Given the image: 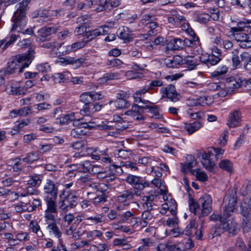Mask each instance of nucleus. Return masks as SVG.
Returning a JSON list of instances; mask_svg holds the SVG:
<instances>
[{"instance_id":"ddd939ff","label":"nucleus","mask_w":251,"mask_h":251,"mask_svg":"<svg viewBox=\"0 0 251 251\" xmlns=\"http://www.w3.org/2000/svg\"><path fill=\"white\" fill-rule=\"evenodd\" d=\"M233 37L238 45L242 49L251 48V36L244 32L234 33Z\"/></svg>"},{"instance_id":"e2e57ef3","label":"nucleus","mask_w":251,"mask_h":251,"mask_svg":"<svg viewBox=\"0 0 251 251\" xmlns=\"http://www.w3.org/2000/svg\"><path fill=\"white\" fill-rule=\"evenodd\" d=\"M92 0H86L84 1L80 2L77 4V8L79 10L82 9H87L92 7Z\"/></svg>"},{"instance_id":"338daca9","label":"nucleus","mask_w":251,"mask_h":251,"mask_svg":"<svg viewBox=\"0 0 251 251\" xmlns=\"http://www.w3.org/2000/svg\"><path fill=\"white\" fill-rule=\"evenodd\" d=\"M106 64L108 66L112 67H118L123 64V62L118 58H113L112 59L108 60Z\"/></svg>"},{"instance_id":"4be33fe9","label":"nucleus","mask_w":251,"mask_h":251,"mask_svg":"<svg viewBox=\"0 0 251 251\" xmlns=\"http://www.w3.org/2000/svg\"><path fill=\"white\" fill-rule=\"evenodd\" d=\"M44 191L45 193L50 194L53 198H56L58 188L53 181L48 179L44 185Z\"/></svg>"},{"instance_id":"aec40b11","label":"nucleus","mask_w":251,"mask_h":251,"mask_svg":"<svg viewBox=\"0 0 251 251\" xmlns=\"http://www.w3.org/2000/svg\"><path fill=\"white\" fill-rule=\"evenodd\" d=\"M102 108V105L99 103H91L89 104H85L83 109L80 110V114L82 115H88L95 112L100 111Z\"/></svg>"},{"instance_id":"423d86ee","label":"nucleus","mask_w":251,"mask_h":251,"mask_svg":"<svg viewBox=\"0 0 251 251\" xmlns=\"http://www.w3.org/2000/svg\"><path fill=\"white\" fill-rule=\"evenodd\" d=\"M153 19L152 16L145 14L142 16L141 20V23L145 25V27L149 29L147 33L149 36L155 35L160 31V27L158 23L154 21Z\"/></svg>"},{"instance_id":"052dcab7","label":"nucleus","mask_w":251,"mask_h":251,"mask_svg":"<svg viewBox=\"0 0 251 251\" xmlns=\"http://www.w3.org/2000/svg\"><path fill=\"white\" fill-rule=\"evenodd\" d=\"M1 183L4 187H9L11 185H16L19 184V182L13 179L12 177H8L1 181Z\"/></svg>"},{"instance_id":"39448f33","label":"nucleus","mask_w":251,"mask_h":251,"mask_svg":"<svg viewBox=\"0 0 251 251\" xmlns=\"http://www.w3.org/2000/svg\"><path fill=\"white\" fill-rule=\"evenodd\" d=\"M237 191L236 187L227 191L223 202L224 216L230 217L236 209Z\"/></svg>"},{"instance_id":"8fccbe9b","label":"nucleus","mask_w":251,"mask_h":251,"mask_svg":"<svg viewBox=\"0 0 251 251\" xmlns=\"http://www.w3.org/2000/svg\"><path fill=\"white\" fill-rule=\"evenodd\" d=\"M113 102L115 106L118 108H124L128 107L130 106V103L127 100H117L116 101H109V104H111V103Z\"/></svg>"},{"instance_id":"a878e982","label":"nucleus","mask_w":251,"mask_h":251,"mask_svg":"<svg viewBox=\"0 0 251 251\" xmlns=\"http://www.w3.org/2000/svg\"><path fill=\"white\" fill-rule=\"evenodd\" d=\"M135 194L138 195L137 192L134 193L129 190H125L117 197V201L119 202H126L133 200Z\"/></svg>"},{"instance_id":"1a4fd4ad","label":"nucleus","mask_w":251,"mask_h":251,"mask_svg":"<svg viewBox=\"0 0 251 251\" xmlns=\"http://www.w3.org/2000/svg\"><path fill=\"white\" fill-rule=\"evenodd\" d=\"M228 217L224 216L223 214V218H221L220 226L224 232L228 231L229 233L236 234L239 231L238 225L232 219H228Z\"/></svg>"},{"instance_id":"6ab92c4d","label":"nucleus","mask_w":251,"mask_h":251,"mask_svg":"<svg viewBox=\"0 0 251 251\" xmlns=\"http://www.w3.org/2000/svg\"><path fill=\"white\" fill-rule=\"evenodd\" d=\"M78 115V113H75L74 112H70L67 114L63 115L60 118L56 119V123H59L61 125H67L71 121H74L75 124V121H79L81 120L80 119L77 118Z\"/></svg>"},{"instance_id":"b1692460","label":"nucleus","mask_w":251,"mask_h":251,"mask_svg":"<svg viewBox=\"0 0 251 251\" xmlns=\"http://www.w3.org/2000/svg\"><path fill=\"white\" fill-rule=\"evenodd\" d=\"M241 78L231 76L226 79L225 82L228 91L232 93L234 90L240 87Z\"/></svg>"},{"instance_id":"0e129e2a","label":"nucleus","mask_w":251,"mask_h":251,"mask_svg":"<svg viewBox=\"0 0 251 251\" xmlns=\"http://www.w3.org/2000/svg\"><path fill=\"white\" fill-rule=\"evenodd\" d=\"M102 233L98 230H94L87 232V238L94 239L96 237L100 238Z\"/></svg>"},{"instance_id":"2eb2a0df","label":"nucleus","mask_w":251,"mask_h":251,"mask_svg":"<svg viewBox=\"0 0 251 251\" xmlns=\"http://www.w3.org/2000/svg\"><path fill=\"white\" fill-rule=\"evenodd\" d=\"M160 92L162 94V98H167L173 102H176L179 100V95L173 85H169L166 87L161 88Z\"/></svg>"},{"instance_id":"864d4df0","label":"nucleus","mask_w":251,"mask_h":251,"mask_svg":"<svg viewBox=\"0 0 251 251\" xmlns=\"http://www.w3.org/2000/svg\"><path fill=\"white\" fill-rule=\"evenodd\" d=\"M223 232H224L223 229H222L220 225L218 227L214 226L210 229L208 238L212 239L214 237L220 235Z\"/></svg>"},{"instance_id":"4468645a","label":"nucleus","mask_w":251,"mask_h":251,"mask_svg":"<svg viewBox=\"0 0 251 251\" xmlns=\"http://www.w3.org/2000/svg\"><path fill=\"white\" fill-rule=\"evenodd\" d=\"M167 19L169 23L177 26H179L181 24H184L186 23V20L182 12L176 9L171 10L170 16L168 17Z\"/></svg>"},{"instance_id":"bb28decb","label":"nucleus","mask_w":251,"mask_h":251,"mask_svg":"<svg viewBox=\"0 0 251 251\" xmlns=\"http://www.w3.org/2000/svg\"><path fill=\"white\" fill-rule=\"evenodd\" d=\"M240 213L242 216L251 215V198L244 199L240 204Z\"/></svg>"},{"instance_id":"69168bd1","label":"nucleus","mask_w":251,"mask_h":251,"mask_svg":"<svg viewBox=\"0 0 251 251\" xmlns=\"http://www.w3.org/2000/svg\"><path fill=\"white\" fill-rule=\"evenodd\" d=\"M80 165L81 166L82 168L83 169V171L84 172H93V166L91 165L89 161L86 160L81 163Z\"/></svg>"},{"instance_id":"4c0bfd02","label":"nucleus","mask_w":251,"mask_h":251,"mask_svg":"<svg viewBox=\"0 0 251 251\" xmlns=\"http://www.w3.org/2000/svg\"><path fill=\"white\" fill-rule=\"evenodd\" d=\"M13 164L12 166L13 172L15 173V175H19L22 171L23 169V161L22 159L15 158L13 160Z\"/></svg>"},{"instance_id":"5701e85b","label":"nucleus","mask_w":251,"mask_h":251,"mask_svg":"<svg viewBox=\"0 0 251 251\" xmlns=\"http://www.w3.org/2000/svg\"><path fill=\"white\" fill-rule=\"evenodd\" d=\"M132 31L128 27L123 26L118 29L117 34L120 39L129 42L132 40Z\"/></svg>"},{"instance_id":"4d7b16f0","label":"nucleus","mask_w":251,"mask_h":251,"mask_svg":"<svg viewBox=\"0 0 251 251\" xmlns=\"http://www.w3.org/2000/svg\"><path fill=\"white\" fill-rule=\"evenodd\" d=\"M114 154L117 157L126 159L129 157L130 153L127 151L117 149L115 151Z\"/></svg>"},{"instance_id":"a211bd4d","label":"nucleus","mask_w":251,"mask_h":251,"mask_svg":"<svg viewBox=\"0 0 251 251\" xmlns=\"http://www.w3.org/2000/svg\"><path fill=\"white\" fill-rule=\"evenodd\" d=\"M215 161L214 155L210 151L202 154L201 162L206 169L211 171L215 166Z\"/></svg>"},{"instance_id":"f3484780","label":"nucleus","mask_w":251,"mask_h":251,"mask_svg":"<svg viewBox=\"0 0 251 251\" xmlns=\"http://www.w3.org/2000/svg\"><path fill=\"white\" fill-rule=\"evenodd\" d=\"M138 162L145 167V170L147 174H151L154 170L155 161L150 157H143L139 158Z\"/></svg>"},{"instance_id":"a18cd8bd","label":"nucleus","mask_w":251,"mask_h":251,"mask_svg":"<svg viewBox=\"0 0 251 251\" xmlns=\"http://www.w3.org/2000/svg\"><path fill=\"white\" fill-rule=\"evenodd\" d=\"M242 226L244 231L248 232L251 229V215L243 216Z\"/></svg>"},{"instance_id":"f03ea898","label":"nucleus","mask_w":251,"mask_h":251,"mask_svg":"<svg viewBox=\"0 0 251 251\" xmlns=\"http://www.w3.org/2000/svg\"><path fill=\"white\" fill-rule=\"evenodd\" d=\"M34 49L30 48L27 53L14 56L12 60L8 62L7 67L3 70L8 75L13 74L18 69H19V73H22L23 70L31 63L34 58Z\"/></svg>"},{"instance_id":"58836bf2","label":"nucleus","mask_w":251,"mask_h":251,"mask_svg":"<svg viewBox=\"0 0 251 251\" xmlns=\"http://www.w3.org/2000/svg\"><path fill=\"white\" fill-rule=\"evenodd\" d=\"M39 159V154L37 152H31L28 153L26 156L22 159L23 162L32 163L37 161Z\"/></svg>"},{"instance_id":"f704fd0d","label":"nucleus","mask_w":251,"mask_h":251,"mask_svg":"<svg viewBox=\"0 0 251 251\" xmlns=\"http://www.w3.org/2000/svg\"><path fill=\"white\" fill-rule=\"evenodd\" d=\"M27 183L32 186H39L41 183L43 176L41 175L33 174L29 176Z\"/></svg>"},{"instance_id":"37998d69","label":"nucleus","mask_w":251,"mask_h":251,"mask_svg":"<svg viewBox=\"0 0 251 251\" xmlns=\"http://www.w3.org/2000/svg\"><path fill=\"white\" fill-rule=\"evenodd\" d=\"M191 174L201 181L204 182L207 180L208 177L206 174L204 172L201 171L199 169H193L191 171Z\"/></svg>"},{"instance_id":"de8ad7c7","label":"nucleus","mask_w":251,"mask_h":251,"mask_svg":"<svg viewBox=\"0 0 251 251\" xmlns=\"http://www.w3.org/2000/svg\"><path fill=\"white\" fill-rule=\"evenodd\" d=\"M228 72V68L226 66H223L221 68H218L211 74L213 77H222Z\"/></svg>"},{"instance_id":"c756f323","label":"nucleus","mask_w":251,"mask_h":251,"mask_svg":"<svg viewBox=\"0 0 251 251\" xmlns=\"http://www.w3.org/2000/svg\"><path fill=\"white\" fill-rule=\"evenodd\" d=\"M92 7L97 12H100L107 10V2L108 0H91Z\"/></svg>"},{"instance_id":"bf43d9fd","label":"nucleus","mask_w":251,"mask_h":251,"mask_svg":"<svg viewBox=\"0 0 251 251\" xmlns=\"http://www.w3.org/2000/svg\"><path fill=\"white\" fill-rule=\"evenodd\" d=\"M39 191L32 187V186H28L26 187L25 192L22 194L23 197H26L28 195H37Z\"/></svg>"},{"instance_id":"7ed1b4c3","label":"nucleus","mask_w":251,"mask_h":251,"mask_svg":"<svg viewBox=\"0 0 251 251\" xmlns=\"http://www.w3.org/2000/svg\"><path fill=\"white\" fill-rule=\"evenodd\" d=\"M212 200L209 195H204L201 197L197 202L193 199L189 200V209L195 215L198 214L201 216H207L212 210Z\"/></svg>"},{"instance_id":"79ce46f5","label":"nucleus","mask_w":251,"mask_h":251,"mask_svg":"<svg viewBox=\"0 0 251 251\" xmlns=\"http://www.w3.org/2000/svg\"><path fill=\"white\" fill-rule=\"evenodd\" d=\"M26 92V89L25 87L12 85L9 92L10 94L21 95H25Z\"/></svg>"},{"instance_id":"c85d7f7f","label":"nucleus","mask_w":251,"mask_h":251,"mask_svg":"<svg viewBox=\"0 0 251 251\" xmlns=\"http://www.w3.org/2000/svg\"><path fill=\"white\" fill-rule=\"evenodd\" d=\"M203 126V124L199 121H195L192 123H185L184 129L189 134H193Z\"/></svg>"},{"instance_id":"20e7f679","label":"nucleus","mask_w":251,"mask_h":251,"mask_svg":"<svg viewBox=\"0 0 251 251\" xmlns=\"http://www.w3.org/2000/svg\"><path fill=\"white\" fill-rule=\"evenodd\" d=\"M77 191L76 190H62L59 194V208L63 212H67L74 208L78 202Z\"/></svg>"},{"instance_id":"13d9d810","label":"nucleus","mask_w":251,"mask_h":251,"mask_svg":"<svg viewBox=\"0 0 251 251\" xmlns=\"http://www.w3.org/2000/svg\"><path fill=\"white\" fill-rule=\"evenodd\" d=\"M251 191V182L250 181L246 182L243 184L241 189L240 193L242 195H247Z\"/></svg>"},{"instance_id":"680f3d73","label":"nucleus","mask_w":251,"mask_h":251,"mask_svg":"<svg viewBox=\"0 0 251 251\" xmlns=\"http://www.w3.org/2000/svg\"><path fill=\"white\" fill-rule=\"evenodd\" d=\"M39 15L40 16V21L42 22H47L50 19V13L49 11L46 10L40 11Z\"/></svg>"},{"instance_id":"f257e3e1","label":"nucleus","mask_w":251,"mask_h":251,"mask_svg":"<svg viewBox=\"0 0 251 251\" xmlns=\"http://www.w3.org/2000/svg\"><path fill=\"white\" fill-rule=\"evenodd\" d=\"M31 0H23L18 4L17 10L14 13L12 18L13 22L11 31L16 32L22 34L31 35L33 33L32 28L24 29L26 25L27 19L25 16L26 11L27 9V5Z\"/></svg>"},{"instance_id":"2f4dec72","label":"nucleus","mask_w":251,"mask_h":251,"mask_svg":"<svg viewBox=\"0 0 251 251\" xmlns=\"http://www.w3.org/2000/svg\"><path fill=\"white\" fill-rule=\"evenodd\" d=\"M167 48L171 50H177L183 49L182 39L174 38L171 39L167 44Z\"/></svg>"},{"instance_id":"c03bdc74","label":"nucleus","mask_w":251,"mask_h":251,"mask_svg":"<svg viewBox=\"0 0 251 251\" xmlns=\"http://www.w3.org/2000/svg\"><path fill=\"white\" fill-rule=\"evenodd\" d=\"M144 109H146L145 106L134 104L132 106L131 109L125 112V114L126 115L131 116L134 114L143 112Z\"/></svg>"},{"instance_id":"603ef678","label":"nucleus","mask_w":251,"mask_h":251,"mask_svg":"<svg viewBox=\"0 0 251 251\" xmlns=\"http://www.w3.org/2000/svg\"><path fill=\"white\" fill-rule=\"evenodd\" d=\"M219 92L217 94L221 97H224L228 94H231V92L228 91L226 83H220V87L219 88Z\"/></svg>"},{"instance_id":"e433bc0d","label":"nucleus","mask_w":251,"mask_h":251,"mask_svg":"<svg viewBox=\"0 0 251 251\" xmlns=\"http://www.w3.org/2000/svg\"><path fill=\"white\" fill-rule=\"evenodd\" d=\"M239 50L237 49H233L231 51V59L232 62L233 67L237 68L240 64L241 58L240 56H239Z\"/></svg>"},{"instance_id":"49530a36","label":"nucleus","mask_w":251,"mask_h":251,"mask_svg":"<svg viewBox=\"0 0 251 251\" xmlns=\"http://www.w3.org/2000/svg\"><path fill=\"white\" fill-rule=\"evenodd\" d=\"M86 186H87L90 189V191L87 192L88 196L94 195L96 190H100L101 189V188L100 187V185L96 182H88L86 183Z\"/></svg>"},{"instance_id":"9d476101","label":"nucleus","mask_w":251,"mask_h":251,"mask_svg":"<svg viewBox=\"0 0 251 251\" xmlns=\"http://www.w3.org/2000/svg\"><path fill=\"white\" fill-rule=\"evenodd\" d=\"M59 26L56 25L51 27L44 26L39 29L37 32L36 40L39 42H43L51 38L52 34H55L59 30Z\"/></svg>"},{"instance_id":"f8f14e48","label":"nucleus","mask_w":251,"mask_h":251,"mask_svg":"<svg viewBox=\"0 0 251 251\" xmlns=\"http://www.w3.org/2000/svg\"><path fill=\"white\" fill-rule=\"evenodd\" d=\"M56 218L45 219V221L47 225L46 229L50 235H52L58 239V242L60 243L62 236V232L60 228L57 225Z\"/></svg>"},{"instance_id":"ea45409f","label":"nucleus","mask_w":251,"mask_h":251,"mask_svg":"<svg viewBox=\"0 0 251 251\" xmlns=\"http://www.w3.org/2000/svg\"><path fill=\"white\" fill-rule=\"evenodd\" d=\"M145 108L149 109V111L152 114V118L155 119L162 118V115L160 113L158 108L156 106H153L147 105L145 106Z\"/></svg>"},{"instance_id":"774afa93","label":"nucleus","mask_w":251,"mask_h":251,"mask_svg":"<svg viewBox=\"0 0 251 251\" xmlns=\"http://www.w3.org/2000/svg\"><path fill=\"white\" fill-rule=\"evenodd\" d=\"M15 237L20 242L27 241L29 238L28 234L26 232H19L16 234Z\"/></svg>"},{"instance_id":"72a5a7b5","label":"nucleus","mask_w":251,"mask_h":251,"mask_svg":"<svg viewBox=\"0 0 251 251\" xmlns=\"http://www.w3.org/2000/svg\"><path fill=\"white\" fill-rule=\"evenodd\" d=\"M219 167L229 173H232L233 171V164L228 159H225L221 160L219 163Z\"/></svg>"},{"instance_id":"393cba45","label":"nucleus","mask_w":251,"mask_h":251,"mask_svg":"<svg viewBox=\"0 0 251 251\" xmlns=\"http://www.w3.org/2000/svg\"><path fill=\"white\" fill-rule=\"evenodd\" d=\"M90 199L94 200V202L96 205L103 203L106 201V196L104 191L101 189L96 190L95 193L89 196Z\"/></svg>"},{"instance_id":"0eeeda50","label":"nucleus","mask_w":251,"mask_h":251,"mask_svg":"<svg viewBox=\"0 0 251 251\" xmlns=\"http://www.w3.org/2000/svg\"><path fill=\"white\" fill-rule=\"evenodd\" d=\"M73 125L77 126L71 131L70 135L76 138H82L83 136L86 135L88 132L87 129H90L95 126L94 123L92 122H81L78 124L74 122Z\"/></svg>"},{"instance_id":"473e14b6","label":"nucleus","mask_w":251,"mask_h":251,"mask_svg":"<svg viewBox=\"0 0 251 251\" xmlns=\"http://www.w3.org/2000/svg\"><path fill=\"white\" fill-rule=\"evenodd\" d=\"M86 220L90 221L91 225H97L101 223H105L107 219L103 214H98L93 216L86 218Z\"/></svg>"},{"instance_id":"a19ab883","label":"nucleus","mask_w":251,"mask_h":251,"mask_svg":"<svg viewBox=\"0 0 251 251\" xmlns=\"http://www.w3.org/2000/svg\"><path fill=\"white\" fill-rule=\"evenodd\" d=\"M29 227L32 231L37 234L39 237L43 236V233L41 230L40 226L36 221H31L29 225Z\"/></svg>"},{"instance_id":"7c9ffc66","label":"nucleus","mask_w":251,"mask_h":251,"mask_svg":"<svg viewBox=\"0 0 251 251\" xmlns=\"http://www.w3.org/2000/svg\"><path fill=\"white\" fill-rule=\"evenodd\" d=\"M157 195L149 194L142 198L143 206L145 209H152V203Z\"/></svg>"},{"instance_id":"09e8293b","label":"nucleus","mask_w":251,"mask_h":251,"mask_svg":"<svg viewBox=\"0 0 251 251\" xmlns=\"http://www.w3.org/2000/svg\"><path fill=\"white\" fill-rule=\"evenodd\" d=\"M80 101L83 102L85 104H89L92 102V98L91 97V92H84L81 94L79 97Z\"/></svg>"},{"instance_id":"cd10ccee","label":"nucleus","mask_w":251,"mask_h":251,"mask_svg":"<svg viewBox=\"0 0 251 251\" xmlns=\"http://www.w3.org/2000/svg\"><path fill=\"white\" fill-rule=\"evenodd\" d=\"M88 21V19L86 18L85 16H81L79 17L77 19V23H79L81 25L76 27L75 30V33L76 35H81L85 33L86 34V26L84 24H86Z\"/></svg>"},{"instance_id":"5fc2aeb1","label":"nucleus","mask_w":251,"mask_h":251,"mask_svg":"<svg viewBox=\"0 0 251 251\" xmlns=\"http://www.w3.org/2000/svg\"><path fill=\"white\" fill-rule=\"evenodd\" d=\"M195 18L197 22L202 24H205L210 20V16L208 14L202 13L197 14Z\"/></svg>"},{"instance_id":"dca6fc26","label":"nucleus","mask_w":251,"mask_h":251,"mask_svg":"<svg viewBox=\"0 0 251 251\" xmlns=\"http://www.w3.org/2000/svg\"><path fill=\"white\" fill-rule=\"evenodd\" d=\"M196 221L195 220L191 221L189 224L185 227V233L184 234L190 236L194 233L197 239L201 240L202 237L201 229L197 228V227H196Z\"/></svg>"},{"instance_id":"c9c22d12","label":"nucleus","mask_w":251,"mask_h":251,"mask_svg":"<svg viewBox=\"0 0 251 251\" xmlns=\"http://www.w3.org/2000/svg\"><path fill=\"white\" fill-rule=\"evenodd\" d=\"M237 27H233L231 28V31L234 33L240 32L243 30V28L247 27L251 23V20H244L242 21L237 22Z\"/></svg>"},{"instance_id":"6e6d98bb","label":"nucleus","mask_w":251,"mask_h":251,"mask_svg":"<svg viewBox=\"0 0 251 251\" xmlns=\"http://www.w3.org/2000/svg\"><path fill=\"white\" fill-rule=\"evenodd\" d=\"M190 157L192 158L191 161L186 163L182 168V171L184 172L186 171H189L191 173V171L193 170L192 168L196 166V161L192 156H191Z\"/></svg>"},{"instance_id":"3c124183","label":"nucleus","mask_w":251,"mask_h":251,"mask_svg":"<svg viewBox=\"0 0 251 251\" xmlns=\"http://www.w3.org/2000/svg\"><path fill=\"white\" fill-rule=\"evenodd\" d=\"M112 122L104 121L101 124L97 125V127L100 130H113L115 126L112 125Z\"/></svg>"},{"instance_id":"6e6552de","label":"nucleus","mask_w":251,"mask_h":251,"mask_svg":"<svg viewBox=\"0 0 251 251\" xmlns=\"http://www.w3.org/2000/svg\"><path fill=\"white\" fill-rule=\"evenodd\" d=\"M55 199L56 198L53 197H50L49 196L45 197L44 201L47 206L44 213L45 219L56 218L55 214H58V209Z\"/></svg>"},{"instance_id":"9b49d317","label":"nucleus","mask_w":251,"mask_h":251,"mask_svg":"<svg viewBox=\"0 0 251 251\" xmlns=\"http://www.w3.org/2000/svg\"><path fill=\"white\" fill-rule=\"evenodd\" d=\"M125 180L135 189L138 190L142 191L145 188L149 186L148 182L145 181L142 177L139 176L128 174Z\"/></svg>"},{"instance_id":"412c9836","label":"nucleus","mask_w":251,"mask_h":251,"mask_svg":"<svg viewBox=\"0 0 251 251\" xmlns=\"http://www.w3.org/2000/svg\"><path fill=\"white\" fill-rule=\"evenodd\" d=\"M241 113L239 110L231 111L228 116L227 125L230 127L236 126L241 121Z\"/></svg>"}]
</instances>
